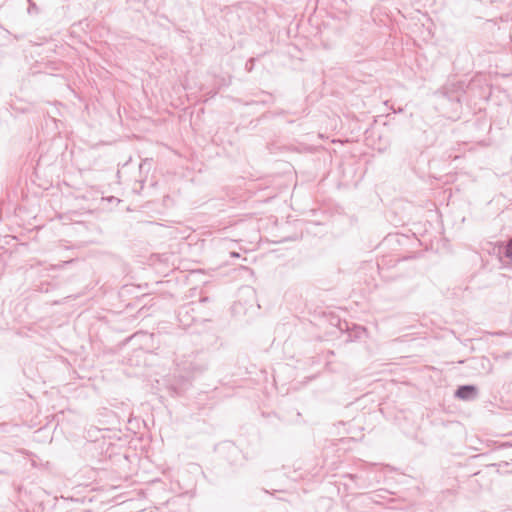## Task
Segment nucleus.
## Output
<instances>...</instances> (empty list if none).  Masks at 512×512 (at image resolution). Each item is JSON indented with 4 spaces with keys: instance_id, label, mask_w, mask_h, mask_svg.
<instances>
[{
    "instance_id": "nucleus-1",
    "label": "nucleus",
    "mask_w": 512,
    "mask_h": 512,
    "mask_svg": "<svg viewBox=\"0 0 512 512\" xmlns=\"http://www.w3.org/2000/svg\"><path fill=\"white\" fill-rule=\"evenodd\" d=\"M476 395H477V389L473 385L460 386L455 392V396L462 400L474 399L476 397Z\"/></svg>"
},
{
    "instance_id": "nucleus-3",
    "label": "nucleus",
    "mask_w": 512,
    "mask_h": 512,
    "mask_svg": "<svg viewBox=\"0 0 512 512\" xmlns=\"http://www.w3.org/2000/svg\"><path fill=\"white\" fill-rule=\"evenodd\" d=\"M231 255H232L233 257H239V254H238V253H235V252H233Z\"/></svg>"
},
{
    "instance_id": "nucleus-2",
    "label": "nucleus",
    "mask_w": 512,
    "mask_h": 512,
    "mask_svg": "<svg viewBox=\"0 0 512 512\" xmlns=\"http://www.w3.org/2000/svg\"><path fill=\"white\" fill-rule=\"evenodd\" d=\"M504 255L507 258H509L512 263V239L508 242V244L504 248Z\"/></svg>"
}]
</instances>
